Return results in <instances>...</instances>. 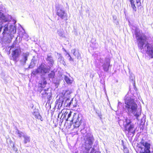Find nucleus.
Returning a JSON list of instances; mask_svg holds the SVG:
<instances>
[{"instance_id": "obj_1", "label": "nucleus", "mask_w": 153, "mask_h": 153, "mask_svg": "<svg viewBox=\"0 0 153 153\" xmlns=\"http://www.w3.org/2000/svg\"><path fill=\"white\" fill-rule=\"evenodd\" d=\"M8 26L7 24H4V31H3L2 34L6 42L7 43H10L14 37V34L16 32V28L15 26L12 25L10 26V29H8Z\"/></svg>"}, {"instance_id": "obj_2", "label": "nucleus", "mask_w": 153, "mask_h": 153, "mask_svg": "<svg viewBox=\"0 0 153 153\" xmlns=\"http://www.w3.org/2000/svg\"><path fill=\"white\" fill-rule=\"evenodd\" d=\"M135 35L137 40L138 47L142 50L146 40V36L142 34V32L137 28H136L135 30Z\"/></svg>"}, {"instance_id": "obj_3", "label": "nucleus", "mask_w": 153, "mask_h": 153, "mask_svg": "<svg viewBox=\"0 0 153 153\" xmlns=\"http://www.w3.org/2000/svg\"><path fill=\"white\" fill-rule=\"evenodd\" d=\"M84 145L86 153H89V151L92 148L93 144L94 138L92 136L86 134L83 138Z\"/></svg>"}, {"instance_id": "obj_4", "label": "nucleus", "mask_w": 153, "mask_h": 153, "mask_svg": "<svg viewBox=\"0 0 153 153\" xmlns=\"http://www.w3.org/2000/svg\"><path fill=\"white\" fill-rule=\"evenodd\" d=\"M49 67L48 68L44 63H42L36 69L33 70L32 73L33 74L36 75L40 74L41 75H45L46 73H48L50 71Z\"/></svg>"}, {"instance_id": "obj_5", "label": "nucleus", "mask_w": 153, "mask_h": 153, "mask_svg": "<svg viewBox=\"0 0 153 153\" xmlns=\"http://www.w3.org/2000/svg\"><path fill=\"white\" fill-rule=\"evenodd\" d=\"M151 144L148 142L145 141L142 139L139 143L138 148L140 149V153H151L150 151Z\"/></svg>"}, {"instance_id": "obj_6", "label": "nucleus", "mask_w": 153, "mask_h": 153, "mask_svg": "<svg viewBox=\"0 0 153 153\" xmlns=\"http://www.w3.org/2000/svg\"><path fill=\"white\" fill-rule=\"evenodd\" d=\"M124 122L126 123L123 124L124 130L123 131L125 133H127L128 134L132 133L134 134L135 133V129L134 128V124H130L128 128L127 126L131 123V121L130 120H128L126 119L125 120Z\"/></svg>"}, {"instance_id": "obj_7", "label": "nucleus", "mask_w": 153, "mask_h": 153, "mask_svg": "<svg viewBox=\"0 0 153 153\" xmlns=\"http://www.w3.org/2000/svg\"><path fill=\"white\" fill-rule=\"evenodd\" d=\"M56 14L59 17L62 19L67 20V14L63 9L62 6L58 5L56 6Z\"/></svg>"}, {"instance_id": "obj_8", "label": "nucleus", "mask_w": 153, "mask_h": 153, "mask_svg": "<svg viewBox=\"0 0 153 153\" xmlns=\"http://www.w3.org/2000/svg\"><path fill=\"white\" fill-rule=\"evenodd\" d=\"M143 49L145 50L151 58H153V45L148 43L145 44Z\"/></svg>"}, {"instance_id": "obj_9", "label": "nucleus", "mask_w": 153, "mask_h": 153, "mask_svg": "<svg viewBox=\"0 0 153 153\" xmlns=\"http://www.w3.org/2000/svg\"><path fill=\"white\" fill-rule=\"evenodd\" d=\"M124 102L127 105H137L133 97L126 95L124 97Z\"/></svg>"}, {"instance_id": "obj_10", "label": "nucleus", "mask_w": 153, "mask_h": 153, "mask_svg": "<svg viewBox=\"0 0 153 153\" xmlns=\"http://www.w3.org/2000/svg\"><path fill=\"white\" fill-rule=\"evenodd\" d=\"M20 52L21 50L19 48H18L13 51L11 54L12 56L11 59L16 62H18V59L19 56Z\"/></svg>"}, {"instance_id": "obj_11", "label": "nucleus", "mask_w": 153, "mask_h": 153, "mask_svg": "<svg viewBox=\"0 0 153 153\" xmlns=\"http://www.w3.org/2000/svg\"><path fill=\"white\" fill-rule=\"evenodd\" d=\"M47 62L48 66L50 68L52 67L54 64V61L51 53H49L47 55V57L45 58Z\"/></svg>"}, {"instance_id": "obj_12", "label": "nucleus", "mask_w": 153, "mask_h": 153, "mask_svg": "<svg viewBox=\"0 0 153 153\" xmlns=\"http://www.w3.org/2000/svg\"><path fill=\"white\" fill-rule=\"evenodd\" d=\"M73 123L74 122V128H78L81 123V119L78 116L76 118L74 117L71 120Z\"/></svg>"}, {"instance_id": "obj_13", "label": "nucleus", "mask_w": 153, "mask_h": 153, "mask_svg": "<svg viewBox=\"0 0 153 153\" xmlns=\"http://www.w3.org/2000/svg\"><path fill=\"white\" fill-rule=\"evenodd\" d=\"M29 56V53L28 52L22 53V58L20 61L21 65H24L25 64Z\"/></svg>"}, {"instance_id": "obj_14", "label": "nucleus", "mask_w": 153, "mask_h": 153, "mask_svg": "<svg viewBox=\"0 0 153 153\" xmlns=\"http://www.w3.org/2000/svg\"><path fill=\"white\" fill-rule=\"evenodd\" d=\"M109 60L108 58H106L103 64L102 65L103 69L105 72H107L108 71L109 67L110 65Z\"/></svg>"}, {"instance_id": "obj_15", "label": "nucleus", "mask_w": 153, "mask_h": 153, "mask_svg": "<svg viewBox=\"0 0 153 153\" xmlns=\"http://www.w3.org/2000/svg\"><path fill=\"white\" fill-rule=\"evenodd\" d=\"M8 21V19L4 15L3 13L0 12V24L6 23Z\"/></svg>"}, {"instance_id": "obj_16", "label": "nucleus", "mask_w": 153, "mask_h": 153, "mask_svg": "<svg viewBox=\"0 0 153 153\" xmlns=\"http://www.w3.org/2000/svg\"><path fill=\"white\" fill-rule=\"evenodd\" d=\"M57 56L58 57V61L60 63L65 65V63L64 60V58L63 57L60 53H57Z\"/></svg>"}, {"instance_id": "obj_17", "label": "nucleus", "mask_w": 153, "mask_h": 153, "mask_svg": "<svg viewBox=\"0 0 153 153\" xmlns=\"http://www.w3.org/2000/svg\"><path fill=\"white\" fill-rule=\"evenodd\" d=\"M126 108L129 112L135 113L137 109V106H126Z\"/></svg>"}, {"instance_id": "obj_18", "label": "nucleus", "mask_w": 153, "mask_h": 153, "mask_svg": "<svg viewBox=\"0 0 153 153\" xmlns=\"http://www.w3.org/2000/svg\"><path fill=\"white\" fill-rule=\"evenodd\" d=\"M71 53L74 55L78 59L80 57V54L79 52L78 51H76V49H74L71 50Z\"/></svg>"}, {"instance_id": "obj_19", "label": "nucleus", "mask_w": 153, "mask_h": 153, "mask_svg": "<svg viewBox=\"0 0 153 153\" xmlns=\"http://www.w3.org/2000/svg\"><path fill=\"white\" fill-rule=\"evenodd\" d=\"M33 114L36 118L40 119L41 121L43 120V119L38 112H34Z\"/></svg>"}, {"instance_id": "obj_20", "label": "nucleus", "mask_w": 153, "mask_h": 153, "mask_svg": "<svg viewBox=\"0 0 153 153\" xmlns=\"http://www.w3.org/2000/svg\"><path fill=\"white\" fill-rule=\"evenodd\" d=\"M36 62V60H35L34 58H33L30 63L29 65V68H33L35 65Z\"/></svg>"}, {"instance_id": "obj_21", "label": "nucleus", "mask_w": 153, "mask_h": 153, "mask_svg": "<svg viewBox=\"0 0 153 153\" xmlns=\"http://www.w3.org/2000/svg\"><path fill=\"white\" fill-rule=\"evenodd\" d=\"M48 88H47L46 89H43L42 88H39L38 91H39L40 92V93L42 94V95H43V96L46 94H48L47 91H48Z\"/></svg>"}, {"instance_id": "obj_22", "label": "nucleus", "mask_w": 153, "mask_h": 153, "mask_svg": "<svg viewBox=\"0 0 153 153\" xmlns=\"http://www.w3.org/2000/svg\"><path fill=\"white\" fill-rule=\"evenodd\" d=\"M71 111H70L68 113L67 111H65L63 114L64 117H66L67 116V118L66 119V121L68 120V119L70 117L71 114Z\"/></svg>"}, {"instance_id": "obj_23", "label": "nucleus", "mask_w": 153, "mask_h": 153, "mask_svg": "<svg viewBox=\"0 0 153 153\" xmlns=\"http://www.w3.org/2000/svg\"><path fill=\"white\" fill-rule=\"evenodd\" d=\"M71 92L70 91L67 90V91H63V92H62V94L63 96L65 97H67V96L69 95H70Z\"/></svg>"}, {"instance_id": "obj_24", "label": "nucleus", "mask_w": 153, "mask_h": 153, "mask_svg": "<svg viewBox=\"0 0 153 153\" xmlns=\"http://www.w3.org/2000/svg\"><path fill=\"white\" fill-rule=\"evenodd\" d=\"M130 1L131 3V7L134 11H136L137 10V8L135 6L134 4V1L133 0H130Z\"/></svg>"}, {"instance_id": "obj_25", "label": "nucleus", "mask_w": 153, "mask_h": 153, "mask_svg": "<svg viewBox=\"0 0 153 153\" xmlns=\"http://www.w3.org/2000/svg\"><path fill=\"white\" fill-rule=\"evenodd\" d=\"M64 79L68 84H71V80L66 76H64Z\"/></svg>"}, {"instance_id": "obj_26", "label": "nucleus", "mask_w": 153, "mask_h": 153, "mask_svg": "<svg viewBox=\"0 0 153 153\" xmlns=\"http://www.w3.org/2000/svg\"><path fill=\"white\" fill-rule=\"evenodd\" d=\"M47 84V81L45 80V79L44 78L43 79V81L41 82V84L42 88H44L45 87L46 84Z\"/></svg>"}, {"instance_id": "obj_27", "label": "nucleus", "mask_w": 153, "mask_h": 153, "mask_svg": "<svg viewBox=\"0 0 153 153\" xmlns=\"http://www.w3.org/2000/svg\"><path fill=\"white\" fill-rule=\"evenodd\" d=\"M55 75V73L53 71H51V73L48 74V77L49 78L53 79Z\"/></svg>"}, {"instance_id": "obj_28", "label": "nucleus", "mask_w": 153, "mask_h": 153, "mask_svg": "<svg viewBox=\"0 0 153 153\" xmlns=\"http://www.w3.org/2000/svg\"><path fill=\"white\" fill-rule=\"evenodd\" d=\"M63 102V100L59 99L58 100H57L56 102V103L57 105H62Z\"/></svg>"}, {"instance_id": "obj_29", "label": "nucleus", "mask_w": 153, "mask_h": 153, "mask_svg": "<svg viewBox=\"0 0 153 153\" xmlns=\"http://www.w3.org/2000/svg\"><path fill=\"white\" fill-rule=\"evenodd\" d=\"M57 33L60 36H61L63 35V30L62 29H60L58 30Z\"/></svg>"}, {"instance_id": "obj_30", "label": "nucleus", "mask_w": 153, "mask_h": 153, "mask_svg": "<svg viewBox=\"0 0 153 153\" xmlns=\"http://www.w3.org/2000/svg\"><path fill=\"white\" fill-rule=\"evenodd\" d=\"M123 151L124 153H129V150L123 144Z\"/></svg>"}, {"instance_id": "obj_31", "label": "nucleus", "mask_w": 153, "mask_h": 153, "mask_svg": "<svg viewBox=\"0 0 153 153\" xmlns=\"http://www.w3.org/2000/svg\"><path fill=\"white\" fill-rule=\"evenodd\" d=\"M73 100H71L70 101V100L68 98L65 101V102L67 103L66 105H71L72 103Z\"/></svg>"}, {"instance_id": "obj_32", "label": "nucleus", "mask_w": 153, "mask_h": 153, "mask_svg": "<svg viewBox=\"0 0 153 153\" xmlns=\"http://www.w3.org/2000/svg\"><path fill=\"white\" fill-rule=\"evenodd\" d=\"M24 142L25 143H26L30 141V138L29 137L24 136Z\"/></svg>"}, {"instance_id": "obj_33", "label": "nucleus", "mask_w": 153, "mask_h": 153, "mask_svg": "<svg viewBox=\"0 0 153 153\" xmlns=\"http://www.w3.org/2000/svg\"><path fill=\"white\" fill-rule=\"evenodd\" d=\"M141 110L140 109V112H137L135 114L134 116L136 117L137 119H138V117L141 114Z\"/></svg>"}, {"instance_id": "obj_34", "label": "nucleus", "mask_w": 153, "mask_h": 153, "mask_svg": "<svg viewBox=\"0 0 153 153\" xmlns=\"http://www.w3.org/2000/svg\"><path fill=\"white\" fill-rule=\"evenodd\" d=\"M67 54L68 55V57H69V60L70 61H74V59H73L72 58L71 56H70V55L69 53H67Z\"/></svg>"}, {"instance_id": "obj_35", "label": "nucleus", "mask_w": 153, "mask_h": 153, "mask_svg": "<svg viewBox=\"0 0 153 153\" xmlns=\"http://www.w3.org/2000/svg\"><path fill=\"white\" fill-rule=\"evenodd\" d=\"M140 0H136V2L138 5H140L141 4Z\"/></svg>"}, {"instance_id": "obj_36", "label": "nucleus", "mask_w": 153, "mask_h": 153, "mask_svg": "<svg viewBox=\"0 0 153 153\" xmlns=\"http://www.w3.org/2000/svg\"><path fill=\"white\" fill-rule=\"evenodd\" d=\"M90 153H96V152L95 151L94 149V148H93L92 149Z\"/></svg>"}, {"instance_id": "obj_37", "label": "nucleus", "mask_w": 153, "mask_h": 153, "mask_svg": "<svg viewBox=\"0 0 153 153\" xmlns=\"http://www.w3.org/2000/svg\"><path fill=\"white\" fill-rule=\"evenodd\" d=\"M15 41H14V42L13 45L11 46V48H13L14 47L15 45Z\"/></svg>"}, {"instance_id": "obj_38", "label": "nucleus", "mask_w": 153, "mask_h": 153, "mask_svg": "<svg viewBox=\"0 0 153 153\" xmlns=\"http://www.w3.org/2000/svg\"><path fill=\"white\" fill-rule=\"evenodd\" d=\"M135 83H134V84H133V85L135 86Z\"/></svg>"}, {"instance_id": "obj_39", "label": "nucleus", "mask_w": 153, "mask_h": 153, "mask_svg": "<svg viewBox=\"0 0 153 153\" xmlns=\"http://www.w3.org/2000/svg\"><path fill=\"white\" fill-rule=\"evenodd\" d=\"M131 79V80H132L133 81V78H132V79Z\"/></svg>"}, {"instance_id": "obj_40", "label": "nucleus", "mask_w": 153, "mask_h": 153, "mask_svg": "<svg viewBox=\"0 0 153 153\" xmlns=\"http://www.w3.org/2000/svg\"><path fill=\"white\" fill-rule=\"evenodd\" d=\"M78 131V130H77V131H76V132H77Z\"/></svg>"}, {"instance_id": "obj_41", "label": "nucleus", "mask_w": 153, "mask_h": 153, "mask_svg": "<svg viewBox=\"0 0 153 153\" xmlns=\"http://www.w3.org/2000/svg\"><path fill=\"white\" fill-rule=\"evenodd\" d=\"M50 108H51V105H50Z\"/></svg>"}, {"instance_id": "obj_42", "label": "nucleus", "mask_w": 153, "mask_h": 153, "mask_svg": "<svg viewBox=\"0 0 153 153\" xmlns=\"http://www.w3.org/2000/svg\"><path fill=\"white\" fill-rule=\"evenodd\" d=\"M59 106H58V108H59Z\"/></svg>"}, {"instance_id": "obj_43", "label": "nucleus", "mask_w": 153, "mask_h": 153, "mask_svg": "<svg viewBox=\"0 0 153 153\" xmlns=\"http://www.w3.org/2000/svg\"><path fill=\"white\" fill-rule=\"evenodd\" d=\"M17 39V38H16V39Z\"/></svg>"}]
</instances>
